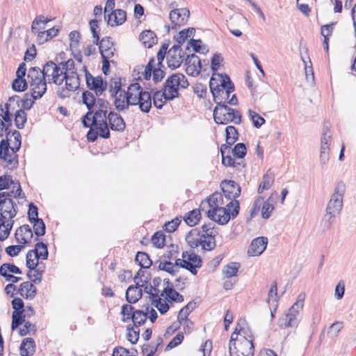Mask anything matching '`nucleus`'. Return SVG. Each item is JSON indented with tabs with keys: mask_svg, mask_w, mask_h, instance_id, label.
Listing matches in <instances>:
<instances>
[{
	"mask_svg": "<svg viewBox=\"0 0 356 356\" xmlns=\"http://www.w3.org/2000/svg\"><path fill=\"white\" fill-rule=\"evenodd\" d=\"M109 103L108 101L99 98L96 100L94 108L88 111L82 118V124L85 127H97L100 131V137L107 139L110 138V131L106 122L108 113Z\"/></svg>",
	"mask_w": 356,
	"mask_h": 356,
	"instance_id": "nucleus-1",
	"label": "nucleus"
},
{
	"mask_svg": "<svg viewBox=\"0 0 356 356\" xmlns=\"http://www.w3.org/2000/svg\"><path fill=\"white\" fill-rule=\"evenodd\" d=\"M346 191V186L343 181L338 182L334 188V193L331 195L323 216V221L327 229L334 222L335 218L338 216L343 208V199Z\"/></svg>",
	"mask_w": 356,
	"mask_h": 356,
	"instance_id": "nucleus-2",
	"label": "nucleus"
},
{
	"mask_svg": "<svg viewBox=\"0 0 356 356\" xmlns=\"http://www.w3.org/2000/svg\"><path fill=\"white\" fill-rule=\"evenodd\" d=\"M221 77L220 84L213 76L210 79L209 86L216 106L227 105L230 93L234 90V85L227 75L218 74Z\"/></svg>",
	"mask_w": 356,
	"mask_h": 356,
	"instance_id": "nucleus-3",
	"label": "nucleus"
},
{
	"mask_svg": "<svg viewBox=\"0 0 356 356\" xmlns=\"http://www.w3.org/2000/svg\"><path fill=\"white\" fill-rule=\"evenodd\" d=\"M128 102L131 106H138L144 113H149L152 104V99L149 92L144 91L138 83L129 86Z\"/></svg>",
	"mask_w": 356,
	"mask_h": 356,
	"instance_id": "nucleus-4",
	"label": "nucleus"
},
{
	"mask_svg": "<svg viewBox=\"0 0 356 356\" xmlns=\"http://www.w3.org/2000/svg\"><path fill=\"white\" fill-rule=\"evenodd\" d=\"M239 202L232 200L227 204L226 207L208 209L205 211L208 218L220 225L227 224L231 218H235L239 213Z\"/></svg>",
	"mask_w": 356,
	"mask_h": 356,
	"instance_id": "nucleus-5",
	"label": "nucleus"
},
{
	"mask_svg": "<svg viewBox=\"0 0 356 356\" xmlns=\"http://www.w3.org/2000/svg\"><path fill=\"white\" fill-rule=\"evenodd\" d=\"M27 79L33 99H40L46 92L48 81L42 74L40 68L32 67L28 71Z\"/></svg>",
	"mask_w": 356,
	"mask_h": 356,
	"instance_id": "nucleus-6",
	"label": "nucleus"
},
{
	"mask_svg": "<svg viewBox=\"0 0 356 356\" xmlns=\"http://www.w3.org/2000/svg\"><path fill=\"white\" fill-rule=\"evenodd\" d=\"M213 118L217 124H226L232 122L238 124L241 122L240 112L229 107L227 105L216 106L213 110Z\"/></svg>",
	"mask_w": 356,
	"mask_h": 356,
	"instance_id": "nucleus-7",
	"label": "nucleus"
},
{
	"mask_svg": "<svg viewBox=\"0 0 356 356\" xmlns=\"http://www.w3.org/2000/svg\"><path fill=\"white\" fill-rule=\"evenodd\" d=\"M40 72L48 83H54L58 86L62 85V77L66 72L61 68L60 63L56 64L52 60L46 62L42 69H40Z\"/></svg>",
	"mask_w": 356,
	"mask_h": 356,
	"instance_id": "nucleus-8",
	"label": "nucleus"
},
{
	"mask_svg": "<svg viewBox=\"0 0 356 356\" xmlns=\"http://www.w3.org/2000/svg\"><path fill=\"white\" fill-rule=\"evenodd\" d=\"M229 350L230 356H253L254 346L253 341L248 339L239 337V339L232 341L230 338Z\"/></svg>",
	"mask_w": 356,
	"mask_h": 356,
	"instance_id": "nucleus-9",
	"label": "nucleus"
},
{
	"mask_svg": "<svg viewBox=\"0 0 356 356\" xmlns=\"http://www.w3.org/2000/svg\"><path fill=\"white\" fill-rule=\"evenodd\" d=\"M182 259H177V265L189 270L193 275L197 274V268L202 266V259L194 252H184Z\"/></svg>",
	"mask_w": 356,
	"mask_h": 356,
	"instance_id": "nucleus-10",
	"label": "nucleus"
},
{
	"mask_svg": "<svg viewBox=\"0 0 356 356\" xmlns=\"http://www.w3.org/2000/svg\"><path fill=\"white\" fill-rule=\"evenodd\" d=\"M86 76L87 88L95 92V95L99 97L106 90L107 82L104 81L101 76H93L86 66L83 67Z\"/></svg>",
	"mask_w": 356,
	"mask_h": 356,
	"instance_id": "nucleus-11",
	"label": "nucleus"
},
{
	"mask_svg": "<svg viewBox=\"0 0 356 356\" xmlns=\"http://www.w3.org/2000/svg\"><path fill=\"white\" fill-rule=\"evenodd\" d=\"M305 293H300L297 298L296 302L291 307L286 316V325L289 327H295L298 324V316L300 311L302 309Z\"/></svg>",
	"mask_w": 356,
	"mask_h": 356,
	"instance_id": "nucleus-12",
	"label": "nucleus"
},
{
	"mask_svg": "<svg viewBox=\"0 0 356 356\" xmlns=\"http://www.w3.org/2000/svg\"><path fill=\"white\" fill-rule=\"evenodd\" d=\"M186 51H184L179 45H173L168 51V66L172 69L178 68L185 60Z\"/></svg>",
	"mask_w": 356,
	"mask_h": 356,
	"instance_id": "nucleus-13",
	"label": "nucleus"
},
{
	"mask_svg": "<svg viewBox=\"0 0 356 356\" xmlns=\"http://www.w3.org/2000/svg\"><path fill=\"white\" fill-rule=\"evenodd\" d=\"M16 152L11 151L8 140L2 139L0 142V159L3 160L8 166L16 168L18 164Z\"/></svg>",
	"mask_w": 356,
	"mask_h": 356,
	"instance_id": "nucleus-14",
	"label": "nucleus"
},
{
	"mask_svg": "<svg viewBox=\"0 0 356 356\" xmlns=\"http://www.w3.org/2000/svg\"><path fill=\"white\" fill-rule=\"evenodd\" d=\"M189 17L190 11L186 8L172 10L169 15L172 28L177 29L178 27L185 25L187 23Z\"/></svg>",
	"mask_w": 356,
	"mask_h": 356,
	"instance_id": "nucleus-15",
	"label": "nucleus"
},
{
	"mask_svg": "<svg viewBox=\"0 0 356 356\" xmlns=\"http://www.w3.org/2000/svg\"><path fill=\"white\" fill-rule=\"evenodd\" d=\"M17 213V207L13 200L1 202L0 204V225L13 220Z\"/></svg>",
	"mask_w": 356,
	"mask_h": 356,
	"instance_id": "nucleus-16",
	"label": "nucleus"
},
{
	"mask_svg": "<svg viewBox=\"0 0 356 356\" xmlns=\"http://www.w3.org/2000/svg\"><path fill=\"white\" fill-rule=\"evenodd\" d=\"M332 135L328 127L325 126L323 131V136L321 138V146L320 151V162L322 165H325L329 159L330 141Z\"/></svg>",
	"mask_w": 356,
	"mask_h": 356,
	"instance_id": "nucleus-17",
	"label": "nucleus"
},
{
	"mask_svg": "<svg viewBox=\"0 0 356 356\" xmlns=\"http://www.w3.org/2000/svg\"><path fill=\"white\" fill-rule=\"evenodd\" d=\"M221 188L225 197L228 200H236L241 195L240 186L234 181L224 180L221 183Z\"/></svg>",
	"mask_w": 356,
	"mask_h": 356,
	"instance_id": "nucleus-18",
	"label": "nucleus"
},
{
	"mask_svg": "<svg viewBox=\"0 0 356 356\" xmlns=\"http://www.w3.org/2000/svg\"><path fill=\"white\" fill-rule=\"evenodd\" d=\"M245 321L243 319H241L237 323L236 328L231 335L232 341H234V339H239V337L254 341L252 332L248 326H245Z\"/></svg>",
	"mask_w": 356,
	"mask_h": 356,
	"instance_id": "nucleus-19",
	"label": "nucleus"
},
{
	"mask_svg": "<svg viewBox=\"0 0 356 356\" xmlns=\"http://www.w3.org/2000/svg\"><path fill=\"white\" fill-rule=\"evenodd\" d=\"M268 241V238L264 236L253 239L248 250V255L251 257L261 255L266 249Z\"/></svg>",
	"mask_w": 356,
	"mask_h": 356,
	"instance_id": "nucleus-20",
	"label": "nucleus"
},
{
	"mask_svg": "<svg viewBox=\"0 0 356 356\" xmlns=\"http://www.w3.org/2000/svg\"><path fill=\"white\" fill-rule=\"evenodd\" d=\"M106 122L108 129L122 132L126 128V124L122 116L114 111H110L106 115Z\"/></svg>",
	"mask_w": 356,
	"mask_h": 356,
	"instance_id": "nucleus-21",
	"label": "nucleus"
},
{
	"mask_svg": "<svg viewBox=\"0 0 356 356\" xmlns=\"http://www.w3.org/2000/svg\"><path fill=\"white\" fill-rule=\"evenodd\" d=\"M15 237L17 243L24 245L31 243L33 231L29 225H24L15 231Z\"/></svg>",
	"mask_w": 356,
	"mask_h": 356,
	"instance_id": "nucleus-22",
	"label": "nucleus"
},
{
	"mask_svg": "<svg viewBox=\"0 0 356 356\" xmlns=\"http://www.w3.org/2000/svg\"><path fill=\"white\" fill-rule=\"evenodd\" d=\"M99 52L102 57L112 58L115 51V44L110 37H104L99 41Z\"/></svg>",
	"mask_w": 356,
	"mask_h": 356,
	"instance_id": "nucleus-23",
	"label": "nucleus"
},
{
	"mask_svg": "<svg viewBox=\"0 0 356 356\" xmlns=\"http://www.w3.org/2000/svg\"><path fill=\"white\" fill-rule=\"evenodd\" d=\"M65 81L66 88L70 91H75L80 86L79 76L76 71L66 72L62 77V83Z\"/></svg>",
	"mask_w": 356,
	"mask_h": 356,
	"instance_id": "nucleus-24",
	"label": "nucleus"
},
{
	"mask_svg": "<svg viewBox=\"0 0 356 356\" xmlns=\"http://www.w3.org/2000/svg\"><path fill=\"white\" fill-rule=\"evenodd\" d=\"M223 197L220 193H214L211 195L207 200L201 203L200 207L202 211H206L205 207H208L209 209H218L223 207Z\"/></svg>",
	"mask_w": 356,
	"mask_h": 356,
	"instance_id": "nucleus-25",
	"label": "nucleus"
},
{
	"mask_svg": "<svg viewBox=\"0 0 356 356\" xmlns=\"http://www.w3.org/2000/svg\"><path fill=\"white\" fill-rule=\"evenodd\" d=\"M106 19L111 26L122 25L127 19V13L124 10L116 9L108 14Z\"/></svg>",
	"mask_w": 356,
	"mask_h": 356,
	"instance_id": "nucleus-26",
	"label": "nucleus"
},
{
	"mask_svg": "<svg viewBox=\"0 0 356 356\" xmlns=\"http://www.w3.org/2000/svg\"><path fill=\"white\" fill-rule=\"evenodd\" d=\"M166 84L172 86L177 88H186L189 83L186 76L181 73H175L169 76L165 81Z\"/></svg>",
	"mask_w": 356,
	"mask_h": 356,
	"instance_id": "nucleus-27",
	"label": "nucleus"
},
{
	"mask_svg": "<svg viewBox=\"0 0 356 356\" xmlns=\"http://www.w3.org/2000/svg\"><path fill=\"white\" fill-rule=\"evenodd\" d=\"M144 284L139 285L138 282H136V286H129L126 291V300L130 304L136 303L139 299L141 298L143 293L140 288Z\"/></svg>",
	"mask_w": 356,
	"mask_h": 356,
	"instance_id": "nucleus-28",
	"label": "nucleus"
},
{
	"mask_svg": "<svg viewBox=\"0 0 356 356\" xmlns=\"http://www.w3.org/2000/svg\"><path fill=\"white\" fill-rule=\"evenodd\" d=\"M21 356H31L35 352V343L32 338H25L22 340L20 347Z\"/></svg>",
	"mask_w": 356,
	"mask_h": 356,
	"instance_id": "nucleus-29",
	"label": "nucleus"
},
{
	"mask_svg": "<svg viewBox=\"0 0 356 356\" xmlns=\"http://www.w3.org/2000/svg\"><path fill=\"white\" fill-rule=\"evenodd\" d=\"M226 143L222 144L223 149H230L238 138V133L234 126H228L225 129Z\"/></svg>",
	"mask_w": 356,
	"mask_h": 356,
	"instance_id": "nucleus-30",
	"label": "nucleus"
},
{
	"mask_svg": "<svg viewBox=\"0 0 356 356\" xmlns=\"http://www.w3.org/2000/svg\"><path fill=\"white\" fill-rule=\"evenodd\" d=\"M36 287L30 282L22 283L19 288V294L26 299L34 298L36 296Z\"/></svg>",
	"mask_w": 356,
	"mask_h": 356,
	"instance_id": "nucleus-31",
	"label": "nucleus"
},
{
	"mask_svg": "<svg viewBox=\"0 0 356 356\" xmlns=\"http://www.w3.org/2000/svg\"><path fill=\"white\" fill-rule=\"evenodd\" d=\"M161 296H164L165 300L170 302H182L184 301L183 296L177 292L172 286L165 287Z\"/></svg>",
	"mask_w": 356,
	"mask_h": 356,
	"instance_id": "nucleus-32",
	"label": "nucleus"
},
{
	"mask_svg": "<svg viewBox=\"0 0 356 356\" xmlns=\"http://www.w3.org/2000/svg\"><path fill=\"white\" fill-rule=\"evenodd\" d=\"M114 104L116 109L119 111H122L127 109L131 104L128 102L129 98V89L127 92H120V95L114 97Z\"/></svg>",
	"mask_w": 356,
	"mask_h": 356,
	"instance_id": "nucleus-33",
	"label": "nucleus"
},
{
	"mask_svg": "<svg viewBox=\"0 0 356 356\" xmlns=\"http://www.w3.org/2000/svg\"><path fill=\"white\" fill-rule=\"evenodd\" d=\"M274 181L275 175L270 170H268L262 177V181L258 188V193H262L264 191L270 189L273 186Z\"/></svg>",
	"mask_w": 356,
	"mask_h": 356,
	"instance_id": "nucleus-34",
	"label": "nucleus"
},
{
	"mask_svg": "<svg viewBox=\"0 0 356 356\" xmlns=\"http://www.w3.org/2000/svg\"><path fill=\"white\" fill-rule=\"evenodd\" d=\"M149 307H147L145 312L142 310H136L135 312L132 314L131 320H132L134 326L136 328H138L139 326L143 325L146 322Z\"/></svg>",
	"mask_w": 356,
	"mask_h": 356,
	"instance_id": "nucleus-35",
	"label": "nucleus"
},
{
	"mask_svg": "<svg viewBox=\"0 0 356 356\" xmlns=\"http://www.w3.org/2000/svg\"><path fill=\"white\" fill-rule=\"evenodd\" d=\"M220 151L222 156V163L225 166L244 167V165L241 162H235L234 159L229 154V149H223L222 146H221Z\"/></svg>",
	"mask_w": 356,
	"mask_h": 356,
	"instance_id": "nucleus-36",
	"label": "nucleus"
},
{
	"mask_svg": "<svg viewBox=\"0 0 356 356\" xmlns=\"http://www.w3.org/2000/svg\"><path fill=\"white\" fill-rule=\"evenodd\" d=\"M140 40L148 48L152 47L157 41L156 34L150 30L143 31L140 35Z\"/></svg>",
	"mask_w": 356,
	"mask_h": 356,
	"instance_id": "nucleus-37",
	"label": "nucleus"
},
{
	"mask_svg": "<svg viewBox=\"0 0 356 356\" xmlns=\"http://www.w3.org/2000/svg\"><path fill=\"white\" fill-rule=\"evenodd\" d=\"M179 268H181V266L179 265H177V260L175 264H172L170 261L165 259L161 260L159 264V270L165 271L172 275H175L179 271Z\"/></svg>",
	"mask_w": 356,
	"mask_h": 356,
	"instance_id": "nucleus-38",
	"label": "nucleus"
},
{
	"mask_svg": "<svg viewBox=\"0 0 356 356\" xmlns=\"http://www.w3.org/2000/svg\"><path fill=\"white\" fill-rule=\"evenodd\" d=\"M189 46L186 47V51L191 52L190 48L192 47L193 51L197 53L205 54L209 51V48L207 45L202 44L201 40L191 39L189 41Z\"/></svg>",
	"mask_w": 356,
	"mask_h": 356,
	"instance_id": "nucleus-39",
	"label": "nucleus"
},
{
	"mask_svg": "<svg viewBox=\"0 0 356 356\" xmlns=\"http://www.w3.org/2000/svg\"><path fill=\"white\" fill-rule=\"evenodd\" d=\"M186 242L192 248L200 246V232L197 229H192L186 237Z\"/></svg>",
	"mask_w": 356,
	"mask_h": 356,
	"instance_id": "nucleus-40",
	"label": "nucleus"
},
{
	"mask_svg": "<svg viewBox=\"0 0 356 356\" xmlns=\"http://www.w3.org/2000/svg\"><path fill=\"white\" fill-rule=\"evenodd\" d=\"M33 250L34 251L35 258L36 259H47L49 252L47 245L45 243L42 242H38L35 245V249H33Z\"/></svg>",
	"mask_w": 356,
	"mask_h": 356,
	"instance_id": "nucleus-41",
	"label": "nucleus"
},
{
	"mask_svg": "<svg viewBox=\"0 0 356 356\" xmlns=\"http://www.w3.org/2000/svg\"><path fill=\"white\" fill-rule=\"evenodd\" d=\"M215 236L211 235H200V245L205 250H212L216 247Z\"/></svg>",
	"mask_w": 356,
	"mask_h": 356,
	"instance_id": "nucleus-42",
	"label": "nucleus"
},
{
	"mask_svg": "<svg viewBox=\"0 0 356 356\" xmlns=\"http://www.w3.org/2000/svg\"><path fill=\"white\" fill-rule=\"evenodd\" d=\"M240 267L241 264L238 262H231L226 265L222 270L225 277L231 278L236 276Z\"/></svg>",
	"mask_w": 356,
	"mask_h": 356,
	"instance_id": "nucleus-43",
	"label": "nucleus"
},
{
	"mask_svg": "<svg viewBox=\"0 0 356 356\" xmlns=\"http://www.w3.org/2000/svg\"><path fill=\"white\" fill-rule=\"evenodd\" d=\"M96 100L97 99L95 96L91 92L88 90L83 92L82 102L83 104H84L86 106L87 108L88 109V111H90L94 108Z\"/></svg>",
	"mask_w": 356,
	"mask_h": 356,
	"instance_id": "nucleus-44",
	"label": "nucleus"
},
{
	"mask_svg": "<svg viewBox=\"0 0 356 356\" xmlns=\"http://www.w3.org/2000/svg\"><path fill=\"white\" fill-rule=\"evenodd\" d=\"M179 89L170 86L169 84H166L165 83L164 87H163V95L165 101L167 100H172L175 98H177L179 97Z\"/></svg>",
	"mask_w": 356,
	"mask_h": 356,
	"instance_id": "nucleus-45",
	"label": "nucleus"
},
{
	"mask_svg": "<svg viewBox=\"0 0 356 356\" xmlns=\"http://www.w3.org/2000/svg\"><path fill=\"white\" fill-rule=\"evenodd\" d=\"M0 116L2 118L1 120L3 121L6 125H7L6 127V131H7L9 127L12 125V120L10 113V104L8 103H6L4 105V108H3L2 106H1Z\"/></svg>",
	"mask_w": 356,
	"mask_h": 356,
	"instance_id": "nucleus-46",
	"label": "nucleus"
},
{
	"mask_svg": "<svg viewBox=\"0 0 356 356\" xmlns=\"http://www.w3.org/2000/svg\"><path fill=\"white\" fill-rule=\"evenodd\" d=\"M195 307L196 302L193 301L189 302L179 311L177 316V320L179 322L182 323L183 321H186V319H188V316L195 308Z\"/></svg>",
	"mask_w": 356,
	"mask_h": 356,
	"instance_id": "nucleus-47",
	"label": "nucleus"
},
{
	"mask_svg": "<svg viewBox=\"0 0 356 356\" xmlns=\"http://www.w3.org/2000/svg\"><path fill=\"white\" fill-rule=\"evenodd\" d=\"M135 260L143 268H149L152 264L149 255L144 252H138L136 255Z\"/></svg>",
	"mask_w": 356,
	"mask_h": 356,
	"instance_id": "nucleus-48",
	"label": "nucleus"
},
{
	"mask_svg": "<svg viewBox=\"0 0 356 356\" xmlns=\"http://www.w3.org/2000/svg\"><path fill=\"white\" fill-rule=\"evenodd\" d=\"M152 303L158 309L161 314L166 313L170 308L169 305L165 300H162L159 294H155L154 296V299L152 300Z\"/></svg>",
	"mask_w": 356,
	"mask_h": 356,
	"instance_id": "nucleus-49",
	"label": "nucleus"
},
{
	"mask_svg": "<svg viewBox=\"0 0 356 356\" xmlns=\"http://www.w3.org/2000/svg\"><path fill=\"white\" fill-rule=\"evenodd\" d=\"M33 223V231L35 234L37 236L35 241H38V237L42 236L46 232V226L42 219L37 218V220L31 221Z\"/></svg>",
	"mask_w": 356,
	"mask_h": 356,
	"instance_id": "nucleus-50",
	"label": "nucleus"
},
{
	"mask_svg": "<svg viewBox=\"0 0 356 356\" xmlns=\"http://www.w3.org/2000/svg\"><path fill=\"white\" fill-rule=\"evenodd\" d=\"M200 216L201 214L199 210H192L185 216L184 221L188 225L193 227L199 222Z\"/></svg>",
	"mask_w": 356,
	"mask_h": 356,
	"instance_id": "nucleus-51",
	"label": "nucleus"
},
{
	"mask_svg": "<svg viewBox=\"0 0 356 356\" xmlns=\"http://www.w3.org/2000/svg\"><path fill=\"white\" fill-rule=\"evenodd\" d=\"M14 224L13 220H6L3 225H0V241H3L10 235Z\"/></svg>",
	"mask_w": 356,
	"mask_h": 356,
	"instance_id": "nucleus-52",
	"label": "nucleus"
},
{
	"mask_svg": "<svg viewBox=\"0 0 356 356\" xmlns=\"http://www.w3.org/2000/svg\"><path fill=\"white\" fill-rule=\"evenodd\" d=\"M24 312H13L12 314V330H16L20 325L25 322Z\"/></svg>",
	"mask_w": 356,
	"mask_h": 356,
	"instance_id": "nucleus-53",
	"label": "nucleus"
},
{
	"mask_svg": "<svg viewBox=\"0 0 356 356\" xmlns=\"http://www.w3.org/2000/svg\"><path fill=\"white\" fill-rule=\"evenodd\" d=\"M15 182H19V181H14L12 178L11 175H4L0 176V191H2L5 189L13 188Z\"/></svg>",
	"mask_w": 356,
	"mask_h": 356,
	"instance_id": "nucleus-54",
	"label": "nucleus"
},
{
	"mask_svg": "<svg viewBox=\"0 0 356 356\" xmlns=\"http://www.w3.org/2000/svg\"><path fill=\"white\" fill-rule=\"evenodd\" d=\"M29 81L25 79L15 78L12 83V88L17 92H22L28 88Z\"/></svg>",
	"mask_w": 356,
	"mask_h": 356,
	"instance_id": "nucleus-55",
	"label": "nucleus"
},
{
	"mask_svg": "<svg viewBox=\"0 0 356 356\" xmlns=\"http://www.w3.org/2000/svg\"><path fill=\"white\" fill-rule=\"evenodd\" d=\"M26 122V113L22 110L19 109L16 111L15 115V124L18 129H23Z\"/></svg>",
	"mask_w": 356,
	"mask_h": 356,
	"instance_id": "nucleus-56",
	"label": "nucleus"
},
{
	"mask_svg": "<svg viewBox=\"0 0 356 356\" xmlns=\"http://www.w3.org/2000/svg\"><path fill=\"white\" fill-rule=\"evenodd\" d=\"M26 265L29 270H33V269H35V268H38L39 264V259H36L35 258V253L33 250H30L28 251V252L26 253Z\"/></svg>",
	"mask_w": 356,
	"mask_h": 356,
	"instance_id": "nucleus-57",
	"label": "nucleus"
},
{
	"mask_svg": "<svg viewBox=\"0 0 356 356\" xmlns=\"http://www.w3.org/2000/svg\"><path fill=\"white\" fill-rule=\"evenodd\" d=\"M274 210V205L270 202V199L264 201L263 199V204L261 205V216L264 219L270 218L271 213Z\"/></svg>",
	"mask_w": 356,
	"mask_h": 356,
	"instance_id": "nucleus-58",
	"label": "nucleus"
},
{
	"mask_svg": "<svg viewBox=\"0 0 356 356\" xmlns=\"http://www.w3.org/2000/svg\"><path fill=\"white\" fill-rule=\"evenodd\" d=\"M248 115L251 120L252 121L253 125L256 128H260L266 122L265 119L259 115L257 112L249 110Z\"/></svg>",
	"mask_w": 356,
	"mask_h": 356,
	"instance_id": "nucleus-59",
	"label": "nucleus"
},
{
	"mask_svg": "<svg viewBox=\"0 0 356 356\" xmlns=\"http://www.w3.org/2000/svg\"><path fill=\"white\" fill-rule=\"evenodd\" d=\"M184 61L186 65L195 66L200 70L202 68L201 60L195 54H186Z\"/></svg>",
	"mask_w": 356,
	"mask_h": 356,
	"instance_id": "nucleus-60",
	"label": "nucleus"
},
{
	"mask_svg": "<svg viewBox=\"0 0 356 356\" xmlns=\"http://www.w3.org/2000/svg\"><path fill=\"white\" fill-rule=\"evenodd\" d=\"M233 156H236L238 159H243L247 154V148L244 143H237L234 147L232 149Z\"/></svg>",
	"mask_w": 356,
	"mask_h": 356,
	"instance_id": "nucleus-61",
	"label": "nucleus"
},
{
	"mask_svg": "<svg viewBox=\"0 0 356 356\" xmlns=\"http://www.w3.org/2000/svg\"><path fill=\"white\" fill-rule=\"evenodd\" d=\"M165 236L162 232H156L152 237V242L158 248L165 245Z\"/></svg>",
	"mask_w": 356,
	"mask_h": 356,
	"instance_id": "nucleus-62",
	"label": "nucleus"
},
{
	"mask_svg": "<svg viewBox=\"0 0 356 356\" xmlns=\"http://www.w3.org/2000/svg\"><path fill=\"white\" fill-rule=\"evenodd\" d=\"M43 270L40 268H35L33 270H29L27 273V277L31 280L32 282L39 283L42 279Z\"/></svg>",
	"mask_w": 356,
	"mask_h": 356,
	"instance_id": "nucleus-63",
	"label": "nucleus"
},
{
	"mask_svg": "<svg viewBox=\"0 0 356 356\" xmlns=\"http://www.w3.org/2000/svg\"><path fill=\"white\" fill-rule=\"evenodd\" d=\"M134 307L131 305L124 304L121 309V314L123 316L122 321L123 322H128L131 320L132 314L135 312Z\"/></svg>",
	"mask_w": 356,
	"mask_h": 356,
	"instance_id": "nucleus-64",
	"label": "nucleus"
}]
</instances>
